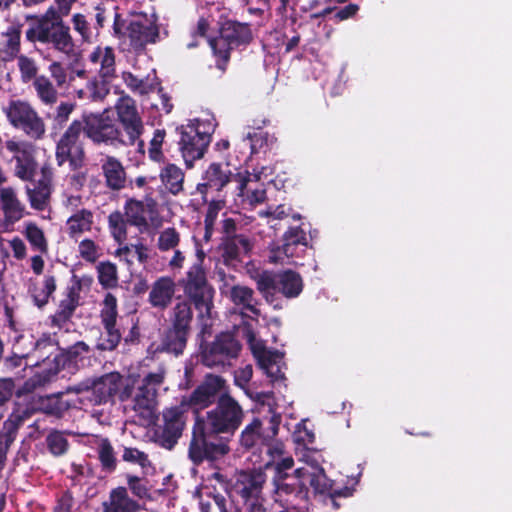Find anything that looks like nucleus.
Returning <instances> with one entry per match:
<instances>
[{
  "label": "nucleus",
  "instance_id": "obj_1",
  "mask_svg": "<svg viewBox=\"0 0 512 512\" xmlns=\"http://www.w3.org/2000/svg\"><path fill=\"white\" fill-rule=\"evenodd\" d=\"M26 37L32 42L50 43L56 50L66 55L74 50L69 27L65 26L63 21H54L53 24L47 21H36L27 29Z\"/></svg>",
  "mask_w": 512,
  "mask_h": 512
},
{
  "label": "nucleus",
  "instance_id": "obj_2",
  "mask_svg": "<svg viewBox=\"0 0 512 512\" xmlns=\"http://www.w3.org/2000/svg\"><path fill=\"white\" fill-rule=\"evenodd\" d=\"M83 131L95 143H105L112 146L130 145L122 139V132L114 118L105 110L100 114L84 116Z\"/></svg>",
  "mask_w": 512,
  "mask_h": 512
},
{
  "label": "nucleus",
  "instance_id": "obj_3",
  "mask_svg": "<svg viewBox=\"0 0 512 512\" xmlns=\"http://www.w3.org/2000/svg\"><path fill=\"white\" fill-rule=\"evenodd\" d=\"M211 141L210 129L203 122L196 121L182 127L180 138V150L185 163H192L203 157Z\"/></svg>",
  "mask_w": 512,
  "mask_h": 512
},
{
  "label": "nucleus",
  "instance_id": "obj_4",
  "mask_svg": "<svg viewBox=\"0 0 512 512\" xmlns=\"http://www.w3.org/2000/svg\"><path fill=\"white\" fill-rule=\"evenodd\" d=\"M163 380L162 370L149 373L136 392L133 408L148 424L154 423L157 419V390Z\"/></svg>",
  "mask_w": 512,
  "mask_h": 512
},
{
  "label": "nucleus",
  "instance_id": "obj_5",
  "mask_svg": "<svg viewBox=\"0 0 512 512\" xmlns=\"http://www.w3.org/2000/svg\"><path fill=\"white\" fill-rule=\"evenodd\" d=\"M243 419L240 405L230 396L222 395L216 407L208 413L207 423L214 432H234Z\"/></svg>",
  "mask_w": 512,
  "mask_h": 512
},
{
  "label": "nucleus",
  "instance_id": "obj_6",
  "mask_svg": "<svg viewBox=\"0 0 512 512\" xmlns=\"http://www.w3.org/2000/svg\"><path fill=\"white\" fill-rule=\"evenodd\" d=\"M184 291L194 302L200 315L209 317L213 306L214 291L208 284L205 271L201 265H194L189 270Z\"/></svg>",
  "mask_w": 512,
  "mask_h": 512
},
{
  "label": "nucleus",
  "instance_id": "obj_7",
  "mask_svg": "<svg viewBox=\"0 0 512 512\" xmlns=\"http://www.w3.org/2000/svg\"><path fill=\"white\" fill-rule=\"evenodd\" d=\"M124 36L134 50H142L147 44L156 42L159 36L157 18L154 14H136L126 26Z\"/></svg>",
  "mask_w": 512,
  "mask_h": 512
},
{
  "label": "nucleus",
  "instance_id": "obj_8",
  "mask_svg": "<svg viewBox=\"0 0 512 512\" xmlns=\"http://www.w3.org/2000/svg\"><path fill=\"white\" fill-rule=\"evenodd\" d=\"M266 476L261 470L238 474L235 490L245 500L248 512H265L262 489Z\"/></svg>",
  "mask_w": 512,
  "mask_h": 512
},
{
  "label": "nucleus",
  "instance_id": "obj_9",
  "mask_svg": "<svg viewBox=\"0 0 512 512\" xmlns=\"http://www.w3.org/2000/svg\"><path fill=\"white\" fill-rule=\"evenodd\" d=\"M5 113L14 127L22 129L29 136L40 138L44 134V123L29 103L12 101L5 108Z\"/></svg>",
  "mask_w": 512,
  "mask_h": 512
},
{
  "label": "nucleus",
  "instance_id": "obj_10",
  "mask_svg": "<svg viewBox=\"0 0 512 512\" xmlns=\"http://www.w3.org/2000/svg\"><path fill=\"white\" fill-rule=\"evenodd\" d=\"M115 109L118 120L127 134L128 143L130 145L137 143L139 151L144 152V143L139 139L143 132V122L137 111L135 101L129 96H123L117 101Z\"/></svg>",
  "mask_w": 512,
  "mask_h": 512
},
{
  "label": "nucleus",
  "instance_id": "obj_11",
  "mask_svg": "<svg viewBox=\"0 0 512 512\" xmlns=\"http://www.w3.org/2000/svg\"><path fill=\"white\" fill-rule=\"evenodd\" d=\"M296 478L300 480L302 486H311L315 492L328 493L332 498L351 495L348 488L343 490L333 489L332 481L326 477L324 470L316 462L305 463L297 468Z\"/></svg>",
  "mask_w": 512,
  "mask_h": 512
},
{
  "label": "nucleus",
  "instance_id": "obj_12",
  "mask_svg": "<svg viewBox=\"0 0 512 512\" xmlns=\"http://www.w3.org/2000/svg\"><path fill=\"white\" fill-rule=\"evenodd\" d=\"M251 38L250 28L246 24L226 22L221 28L220 37L210 39L209 44L214 54L226 61L232 45L247 43Z\"/></svg>",
  "mask_w": 512,
  "mask_h": 512
},
{
  "label": "nucleus",
  "instance_id": "obj_13",
  "mask_svg": "<svg viewBox=\"0 0 512 512\" xmlns=\"http://www.w3.org/2000/svg\"><path fill=\"white\" fill-rule=\"evenodd\" d=\"M136 381V377L133 375L123 377L119 373L114 372L106 374L95 381L92 389L99 397V402H103L115 397V392L118 390L120 385H126L121 393V401H125L131 397Z\"/></svg>",
  "mask_w": 512,
  "mask_h": 512
},
{
  "label": "nucleus",
  "instance_id": "obj_14",
  "mask_svg": "<svg viewBox=\"0 0 512 512\" xmlns=\"http://www.w3.org/2000/svg\"><path fill=\"white\" fill-rule=\"evenodd\" d=\"M82 130L81 123L74 121L59 140L56 150L59 165L69 160L76 166L81 160L83 151L78 144V138Z\"/></svg>",
  "mask_w": 512,
  "mask_h": 512
},
{
  "label": "nucleus",
  "instance_id": "obj_15",
  "mask_svg": "<svg viewBox=\"0 0 512 512\" xmlns=\"http://www.w3.org/2000/svg\"><path fill=\"white\" fill-rule=\"evenodd\" d=\"M6 148L14 154L16 176L22 180L32 179L37 167L33 147L27 143L9 140L6 142Z\"/></svg>",
  "mask_w": 512,
  "mask_h": 512
},
{
  "label": "nucleus",
  "instance_id": "obj_16",
  "mask_svg": "<svg viewBox=\"0 0 512 512\" xmlns=\"http://www.w3.org/2000/svg\"><path fill=\"white\" fill-rule=\"evenodd\" d=\"M253 355L257 359L261 369L265 371L271 381L276 382L284 378L281 371L283 354L279 351L267 350L260 341L250 339Z\"/></svg>",
  "mask_w": 512,
  "mask_h": 512
},
{
  "label": "nucleus",
  "instance_id": "obj_17",
  "mask_svg": "<svg viewBox=\"0 0 512 512\" xmlns=\"http://www.w3.org/2000/svg\"><path fill=\"white\" fill-rule=\"evenodd\" d=\"M225 390V381L217 375H207L189 398V405L205 408L212 403L215 396Z\"/></svg>",
  "mask_w": 512,
  "mask_h": 512
},
{
  "label": "nucleus",
  "instance_id": "obj_18",
  "mask_svg": "<svg viewBox=\"0 0 512 512\" xmlns=\"http://www.w3.org/2000/svg\"><path fill=\"white\" fill-rule=\"evenodd\" d=\"M298 245H307L306 234L300 228H291L284 234L282 247L271 250L270 261L283 263L286 258L293 257L296 254Z\"/></svg>",
  "mask_w": 512,
  "mask_h": 512
},
{
  "label": "nucleus",
  "instance_id": "obj_19",
  "mask_svg": "<svg viewBox=\"0 0 512 512\" xmlns=\"http://www.w3.org/2000/svg\"><path fill=\"white\" fill-rule=\"evenodd\" d=\"M192 320V310L187 302H180L174 308V325L171 329V336L176 338V343L171 347L174 351L185 348L186 335L189 324Z\"/></svg>",
  "mask_w": 512,
  "mask_h": 512
},
{
  "label": "nucleus",
  "instance_id": "obj_20",
  "mask_svg": "<svg viewBox=\"0 0 512 512\" xmlns=\"http://www.w3.org/2000/svg\"><path fill=\"white\" fill-rule=\"evenodd\" d=\"M91 64L98 69L100 78L112 79L116 71L115 53L110 46H97L88 56Z\"/></svg>",
  "mask_w": 512,
  "mask_h": 512
},
{
  "label": "nucleus",
  "instance_id": "obj_21",
  "mask_svg": "<svg viewBox=\"0 0 512 512\" xmlns=\"http://www.w3.org/2000/svg\"><path fill=\"white\" fill-rule=\"evenodd\" d=\"M229 452V447L224 442L207 443L202 438H194L190 444L189 455L194 462H200L204 458L216 460Z\"/></svg>",
  "mask_w": 512,
  "mask_h": 512
},
{
  "label": "nucleus",
  "instance_id": "obj_22",
  "mask_svg": "<svg viewBox=\"0 0 512 512\" xmlns=\"http://www.w3.org/2000/svg\"><path fill=\"white\" fill-rule=\"evenodd\" d=\"M125 215L128 222L144 229L148 226L149 221L154 219V203L129 200L125 206Z\"/></svg>",
  "mask_w": 512,
  "mask_h": 512
},
{
  "label": "nucleus",
  "instance_id": "obj_23",
  "mask_svg": "<svg viewBox=\"0 0 512 512\" xmlns=\"http://www.w3.org/2000/svg\"><path fill=\"white\" fill-rule=\"evenodd\" d=\"M233 174L228 164L212 163L205 171L204 182L198 186V189L204 193V189L221 190L231 181Z\"/></svg>",
  "mask_w": 512,
  "mask_h": 512
},
{
  "label": "nucleus",
  "instance_id": "obj_24",
  "mask_svg": "<svg viewBox=\"0 0 512 512\" xmlns=\"http://www.w3.org/2000/svg\"><path fill=\"white\" fill-rule=\"evenodd\" d=\"M175 291L176 284L171 277H160L151 286L149 302L153 307L166 308L171 303Z\"/></svg>",
  "mask_w": 512,
  "mask_h": 512
},
{
  "label": "nucleus",
  "instance_id": "obj_25",
  "mask_svg": "<svg viewBox=\"0 0 512 512\" xmlns=\"http://www.w3.org/2000/svg\"><path fill=\"white\" fill-rule=\"evenodd\" d=\"M234 180L238 183L240 196H245L251 205L261 203L265 199V190L258 184V176L250 173L237 174Z\"/></svg>",
  "mask_w": 512,
  "mask_h": 512
},
{
  "label": "nucleus",
  "instance_id": "obj_26",
  "mask_svg": "<svg viewBox=\"0 0 512 512\" xmlns=\"http://www.w3.org/2000/svg\"><path fill=\"white\" fill-rule=\"evenodd\" d=\"M102 172L106 184L113 190H120L126 183V172L122 163L113 156H106L102 161Z\"/></svg>",
  "mask_w": 512,
  "mask_h": 512
},
{
  "label": "nucleus",
  "instance_id": "obj_27",
  "mask_svg": "<svg viewBox=\"0 0 512 512\" xmlns=\"http://www.w3.org/2000/svg\"><path fill=\"white\" fill-rule=\"evenodd\" d=\"M101 317L105 325V328L110 336L109 348H113L120 340V334L115 329V323L117 318V300L111 293H107L103 300Z\"/></svg>",
  "mask_w": 512,
  "mask_h": 512
},
{
  "label": "nucleus",
  "instance_id": "obj_28",
  "mask_svg": "<svg viewBox=\"0 0 512 512\" xmlns=\"http://www.w3.org/2000/svg\"><path fill=\"white\" fill-rule=\"evenodd\" d=\"M184 406L185 402H182L181 406L171 407L163 412V435L167 439H176L181 435L185 425Z\"/></svg>",
  "mask_w": 512,
  "mask_h": 512
},
{
  "label": "nucleus",
  "instance_id": "obj_29",
  "mask_svg": "<svg viewBox=\"0 0 512 512\" xmlns=\"http://www.w3.org/2000/svg\"><path fill=\"white\" fill-rule=\"evenodd\" d=\"M0 202L5 218L14 223L24 215V205L17 198L15 191L8 187L0 190Z\"/></svg>",
  "mask_w": 512,
  "mask_h": 512
},
{
  "label": "nucleus",
  "instance_id": "obj_30",
  "mask_svg": "<svg viewBox=\"0 0 512 512\" xmlns=\"http://www.w3.org/2000/svg\"><path fill=\"white\" fill-rule=\"evenodd\" d=\"M109 81L110 79L94 77L86 83L85 87L75 88V95L81 100H103L109 93Z\"/></svg>",
  "mask_w": 512,
  "mask_h": 512
},
{
  "label": "nucleus",
  "instance_id": "obj_31",
  "mask_svg": "<svg viewBox=\"0 0 512 512\" xmlns=\"http://www.w3.org/2000/svg\"><path fill=\"white\" fill-rule=\"evenodd\" d=\"M162 185L172 194H178L183 190L184 172L172 163L166 164L159 174Z\"/></svg>",
  "mask_w": 512,
  "mask_h": 512
},
{
  "label": "nucleus",
  "instance_id": "obj_32",
  "mask_svg": "<svg viewBox=\"0 0 512 512\" xmlns=\"http://www.w3.org/2000/svg\"><path fill=\"white\" fill-rule=\"evenodd\" d=\"M122 78L132 91L141 95L149 94L159 87V82L154 72L148 74L145 79H139L130 72H123Z\"/></svg>",
  "mask_w": 512,
  "mask_h": 512
},
{
  "label": "nucleus",
  "instance_id": "obj_33",
  "mask_svg": "<svg viewBox=\"0 0 512 512\" xmlns=\"http://www.w3.org/2000/svg\"><path fill=\"white\" fill-rule=\"evenodd\" d=\"M138 505L127 495L124 488L112 491L109 502L105 505V512H136Z\"/></svg>",
  "mask_w": 512,
  "mask_h": 512
},
{
  "label": "nucleus",
  "instance_id": "obj_34",
  "mask_svg": "<svg viewBox=\"0 0 512 512\" xmlns=\"http://www.w3.org/2000/svg\"><path fill=\"white\" fill-rule=\"evenodd\" d=\"M66 224L69 235L77 237L91 230L93 215L89 210L83 209L71 215Z\"/></svg>",
  "mask_w": 512,
  "mask_h": 512
},
{
  "label": "nucleus",
  "instance_id": "obj_35",
  "mask_svg": "<svg viewBox=\"0 0 512 512\" xmlns=\"http://www.w3.org/2000/svg\"><path fill=\"white\" fill-rule=\"evenodd\" d=\"M277 281L279 284V291L288 298L296 297L302 291V279L298 274L292 271L277 274Z\"/></svg>",
  "mask_w": 512,
  "mask_h": 512
},
{
  "label": "nucleus",
  "instance_id": "obj_36",
  "mask_svg": "<svg viewBox=\"0 0 512 512\" xmlns=\"http://www.w3.org/2000/svg\"><path fill=\"white\" fill-rule=\"evenodd\" d=\"M213 345L219 353L216 360L218 362H226L228 359L236 357L240 350L238 342L228 334L218 337Z\"/></svg>",
  "mask_w": 512,
  "mask_h": 512
},
{
  "label": "nucleus",
  "instance_id": "obj_37",
  "mask_svg": "<svg viewBox=\"0 0 512 512\" xmlns=\"http://www.w3.org/2000/svg\"><path fill=\"white\" fill-rule=\"evenodd\" d=\"M253 244L247 237L237 235L227 241L225 244V255L230 259H237L243 255L249 254L252 250Z\"/></svg>",
  "mask_w": 512,
  "mask_h": 512
},
{
  "label": "nucleus",
  "instance_id": "obj_38",
  "mask_svg": "<svg viewBox=\"0 0 512 512\" xmlns=\"http://www.w3.org/2000/svg\"><path fill=\"white\" fill-rule=\"evenodd\" d=\"M256 283L260 293H262L268 302L272 303L274 301L275 292L279 291L277 274L263 272L256 278Z\"/></svg>",
  "mask_w": 512,
  "mask_h": 512
},
{
  "label": "nucleus",
  "instance_id": "obj_39",
  "mask_svg": "<svg viewBox=\"0 0 512 512\" xmlns=\"http://www.w3.org/2000/svg\"><path fill=\"white\" fill-rule=\"evenodd\" d=\"M230 299L236 305H242L244 308L249 309L257 314L258 311L254 305L253 290L246 287L236 285L231 288Z\"/></svg>",
  "mask_w": 512,
  "mask_h": 512
},
{
  "label": "nucleus",
  "instance_id": "obj_40",
  "mask_svg": "<svg viewBox=\"0 0 512 512\" xmlns=\"http://www.w3.org/2000/svg\"><path fill=\"white\" fill-rule=\"evenodd\" d=\"M34 88L38 97L47 104H52L57 100V92L52 83L45 76L35 78Z\"/></svg>",
  "mask_w": 512,
  "mask_h": 512
},
{
  "label": "nucleus",
  "instance_id": "obj_41",
  "mask_svg": "<svg viewBox=\"0 0 512 512\" xmlns=\"http://www.w3.org/2000/svg\"><path fill=\"white\" fill-rule=\"evenodd\" d=\"M98 280L106 288L115 287L118 283L117 267L111 262H101L97 266Z\"/></svg>",
  "mask_w": 512,
  "mask_h": 512
},
{
  "label": "nucleus",
  "instance_id": "obj_42",
  "mask_svg": "<svg viewBox=\"0 0 512 512\" xmlns=\"http://www.w3.org/2000/svg\"><path fill=\"white\" fill-rule=\"evenodd\" d=\"M267 456L269 459L265 462V468L273 469L274 473H277V466L283 459L292 458L285 455L284 445L280 441H274L267 445Z\"/></svg>",
  "mask_w": 512,
  "mask_h": 512
},
{
  "label": "nucleus",
  "instance_id": "obj_43",
  "mask_svg": "<svg viewBox=\"0 0 512 512\" xmlns=\"http://www.w3.org/2000/svg\"><path fill=\"white\" fill-rule=\"evenodd\" d=\"M179 242L180 234L174 228H166L159 234L157 247L161 251L174 250Z\"/></svg>",
  "mask_w": 512,
  "mask_h": 512
},
{
  "label": "nucleus",
  "instance_id": "obj_44",
  "mask_svg": "<svg viewBox=\"0 0 512 512\" xmlns=\"http://www.w3.org/2000/svg\"><path fill=\"white\" fill-rule=\"evenodd\" d=\"M260 428L261 422L257 419L247 425L241 433V444L246 448L254 446L260 438Z\"/></svg>",
  "mask_w": 512,
  "mask_h": 512
},
{
  "label": "nucleus",
  "instance_id": "obj_45",
  "mask_svg": "<svg viewBox=\"0 0 512 512\" xmlns=\"http://www.w3.org/2000/svg\"><path fill=\"white\" fill-rule=\"evenodd\" d=\"M55 290V280L52 277H48L44 280L42 287L36 288L33 293L35 304L38 307L44 306L51 294Z\"/></svg>",
  "mask_w": 512,
  "mask_h": 512
},
{
  "label": "nucleus",
  "instance_id": "obj_46",
  "mask_svg": "<svg viewBox=\"0 0 512 512\" xmlns=\"http://www.w3.org/2000/svg\"><path fill=\"white\" fill-rule=\"evenodd\" d=\"M79 255L88 262H95L100 257L99 246L91 239H84L78 245Z\"/></svg>",
  "mask_w": 512,
  "mask_h": 512
},
{
  "label": "nucleus",
  "instance_id": "obj_47",
  "mask_svg": "<svg viewBox=\"0 0 512 512\" xmlns=\"http://www.w3.org/2000/svg\"><path fill=\"white\" fill-rule=\"evenodd\" d=\"M76 308V301L71 295H67L59 304L54 315V321L61 323L68 320Z\"/></svg>",
  "mask_w": 512,
  "mask_h": 512
},
{
  "label": "nucleus",
  "instance_id": "obj_48",
  "mask_svg": "<svg viewBox=\"0 0 512 512\" xmlns=\"http://www.w3.org/2000/svg\"><path fill=\"white\" fill-rule=\"evenodd\" d=\"M27 193L33 208L38 210L44 209L50 194L47 187L43 186L35 189H28Z\"/></svg>",
  "mask_w": 512,
  "mask_h": 512
},
{
  "label": "nucleus",
  "instance_id": "obj_49",
  "mask_svg": "<svg viewBox=\"0 0 512 512\" xmlns=\"http://www.w3.org/2000/svg\"><path fill=\"white\" fill-rule=\"evenodd\" d=\"M109 226L115 240L121 243L126 237V228L119 212L112 213L109 216Z\"/></svg>",
  "mask_w": 512,
  "mask_h": 512
},
{
  "label": "nucleus",
  "instance_id": "obj_50",
  "mask_svg": "<svg viewBox=\"0 0 512 512\" xmlns=\"http://www.w3.org/2000/svg\"><path fill=\"white\" fill-rule=\"evenodd\" d=\"M48 446L55 455H61L66 452L68 443L64 435L60 432H52L47 437Z\"/></svg>",
  "mask_w": 512,
  "mask_h": 512
},
{
  "label": "nucleus",
  "instance_id": "obj_51",
  "mask_svg": "<svg viewBox=\"0 0 512 512\" xmlns=\"http://www.w3.org/2000/svg\"><path fill=\"white\" fill-rule=\"evenodd\" d=\"M26 237L28 238L29 242L40 251L46 250V241L44 238V234L42 230L39 229L36 225H27Z\"/></svg>",
  "mask_w": 512,
  "mask_h": 512
},
{
  "label": "nucleus",
  "instance_id": "obj_52",
  "mask_svg": "<svg viewBox=\"0 0 512 512\" xmlns=\"http://www.w3.org/2000/svg\"><path fill=\"white\" fill-rule=\"evenodd\" d=\"M18 66L22 75V78L24 81H29L32 78H34L37 74V66L34 62V60L21 55L18 58Z\"/></svg>",
  "mask_w": 512,
  "mask_h": 512
},
{
  "label": "nucleus",
  "instance_id": "obj_53",
  "mask_svg": "<svg viewBox=\"0 0 512 512\" xmlns=\"http://www.w3.org/2000/svg\"><path fill=\"white\" fill-rule=\"evenodd\" d=\"M165 138L164 130H156L153 138L150 141L149 155L154 161H159L162 158V144Z\"/></svg>",
  "mask_w": 512,
  "mask_h": 512
},
{
  "label": "nucleus",
  "instance_id": "obj_54",
  "mask_svg": "<svg viewBox=\"0 0 512 512\" xmlns=\"http://www.w3.org/2000/svg\"><path fill=\"white\" fill-rule=\"evenodd\" d=\"M73 28L78 32L82 39L88 41L90 39L89 24L82 14H74L72 17Z\"/></svg>",
  "mask_w": 512,
  "mask_h": 512
},
{
  "label": "nucleus",
  "instance_id": "obj_55",
  "mask_svg": "<svg viewBox=\"0 0 512 512\" xmlns=\"http://www.w3.org/2000/svg\"><path fill=\"white\" fill-rule=\"evenodd\" d=\"M5 37L9 53L11 55H15L19 51L20 30L17 28H11L7 31Z\"/></svg>",
  "mask_w": 512,
  "mask_h": 512
},
{
  "label": "nucleus",
  "instance_id": "obj_56",
  "mask_svg": "<svg viewBox=\"0 0 512 512\" xmlns=\"http://www.w3.org/2000/svg\"><path fill=\"white\" fill-rule=\"evenodd\" d=\"M99 456L101 462L106 467H112L114 464L113 449L107 440H103L100 443Z\"/></svg>",
  "mask_w": 512,
  "mask_h": 512
},
{
  "label": "nucleus",
  "instance_id": "obj_57",
  "mask_svg": "<svg viewBox=\"0 0 512 512\" xmlns=\"http://www.w3.org/2000/svg\"><path fill=\"white\" fill-rule=\"evenodd\" d=\"M49 72L52 78L55 80L58 87H62L67 82V74L63 66L58 62H53L49 66Z\"/></svg>",
  "mask_w": 512,
  "mask_h": 512
},
{
  "label": "nucleus",
  "instance_id": "obj_58",
  "mask_svg": "<svg viewBox=\"0 0 512 512\" xmlns=\"http://www.w3.org/2000/svg\"><path fill=\"white\" fill-rule=\"evenodd\" d=\"M123 458L129 462H136L142 467H145L148 463L146 455L137 449H125Z\"/></svg>",
  "mask_w": 512,
  "mask_h": 512
},
{
  "label": "nucleus",
  "instance_id": "obj_59",
  "mask_svg": "<svg viewBox=\"0 0 512 512\" xmlns=\"http://www.w3.org/2000/svg\"><path fill=\"white\" fill-rule=\"evenodd\" d=\"M218 351L215 349V346L212 344L210 347L204 350L202 354V361L208 367H215L219 365H224L226 362H218L216 361L218 358Z\"/></svg>",
  "mask_w": 512,
  "mask_h": 512
},
{
  "label": "nucleus",
  "instance_id": "obj_60",
  "mask_svg": "<svg viewBox=\"0 0 512 512\" xmlns=\"http://www.w3.org/2000/svg\"><path fill=\"white\" fill-rule=\"evenodd\" d=\"M252 374L253 369L251 365H246L245 367L237 370L235 374L236 384L243 387L251 380Z\"/></svg>",
  "mask_w": 512,
  "mask_h": 512
},
{
  "label": "nucleus",
  "instance_id": "obj_61",
  "mask_svg": "<svg viewBox=\"0 0 512 512\" xmlns=\"http://www.w3.org/2000/svg\"><path fill=\"white\" fill-rule=\"evenodd\" d=\"M14 384L10 379L0 380V404L7 401L13 393Z\"/></svg>",
  "mask_w": 512,
  "mask_h": 512
},
{
  "label": "nucleus",
  "instance_id": "obj_62",
  "mask_svg": "<svg viewBox=\"0 0 512 512\" xmlns=\"http://www.w3.org/2000/svg\"><path fill=\"white\" fill-rule=\"evenodd\" d=\"M13 254L16 258L21 259L26 255V246L20 238H14L10 241Z\"/></svg>",
  "mask_w": 512,
  "mask_h": 512
},
{
  "label": "nucleus",
  "instance_id": "obj_63",
  "mask_svg": "<svg viewBox=\"0 0 512 512\" xmlns=\"http://www.w3.org/2000/svg\"><path fill=\"white\" fill-rule=\"evenodd\" d=\"M223 206H224V203L222 201H216V202L210 203V205L208 207L207 215H206L207 225H211L213 223L218 212L223 208Z\"/></svg>",
  "mask_w": 512,
  "mask_h": 512
},
{
  "label": "nucleus",
  "instance_id": "obj_64",
  "mask_svg": "<svg viewBox=\"0 0 512 512\" xmlns=\"http://www.w3.org/2000/svg\"><path fill=\"white\" fill-rule=\"evenodd\" d=\"M115 254L120 260L130 264L134 260L133 245L120 247L116 250Z\"/></svg>",
  "mask_w": 512,
  "mask_h": 512
}]
</instances>
